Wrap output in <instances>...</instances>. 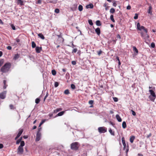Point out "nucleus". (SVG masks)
Segmentation results:
<instances>
[{
    "mask_svg": "<svg viewBox=\"0 0 156 156\" xmlns=\"http://www.w3.org/2000/svg\"><path fill=\"white\" fill-rule=\"evenodd\" d=\"M133 49L134 54L136 55H137L138 53V50L135 46L133 47Z\"/></svg>",
    "mask_w": 156,
    "mask_h": 156,
    "instance_id": "4468645a",
    "label": "nucleus"
},
{
    "mask_svg": "<svg viewBox=\"0 0 156 156\" xmlns=\"http://www.w3.org/2000/svg\"><path fill=\"white\" fill-rule=\"evenodd\" d=\"M116 118L118 121L121 122L122 121L121 118L119 115L117 114L116 115Z\"/></svg>",
    "mask_w": 156,
    "mask_h": 156,
    "instance_id": "a211bd4d",
    "label": "nucleus"
},
{
    "mask_svg": "<svg viewBox=\"0 0 156 156\" xmlns=\"http://www.w3.org/2000/svg\"><path fill=\"white\" fill-rule=\"evenodd\" d=\"M38 36L40 37L41 39H44L45 38V37L43 34H42L41 33H40L39 34H38Z\"/></svg>",
    "mask_w": 156,
    "mask_h": 156,
    "instance_id": "b1692460",
    "label": "nucleus"
},
{
    "mask_svg": "<svg viewBox=\"0 0 156 156\" xmlns=\"http://www.w3.org/2000/svg\"><path fill=\"white\" fill-rule=\"evenodd\" d=\"M122 140L123 146V150H126V155H127L129 150V147L128 145L127 146H126L125 138L124 137L122 138Z\"/></svg>",
    "mask_w": 156,
    "mask_h": 156,
    "instance_id": "20e7f679",
    "label": "nucleus"
},
{
    "mask_svg": "<svg viewBox=\"0 0 156 156\" xmlns=\"http://www.w3.org/2000/svg\"><path fill=\"white\" fill-rule=\"evenodd\" d=\"M96 24L97 26H101V25L100 21L99 20L96 21Z\"/></svg>",
    "mask_w": 156,
    "mask_h": 156,
    "instance_id": "a878e982",
    "label": "nucleus"
},
{
    "mask_svg": "<svg viewBox=\"0 0 156 156\" xmlns=\"http://www.w3.org/2000/svg\"><path fill=\"white\" fill-rule=\"evenodd\" d=\"M56 73V71L55 70H52L51 71V73L53 75H55Z\"/></svg>",
    "mask_w": 156,
    "mask_h": 156,
    "instance_id": "4c0bfd02",
    "label": "nucleus"
},
{
    "mask_svg": "<svg viewBox=\"0 0 156 156\" xmlns=\"http://www.w3.org/2000/svg\"><path fill=\"white\" fill-rule=\"evenodd\" d=\"M7 48L8 50H11L12 49V47L11 46H8L7 47Z\"/></svg>",
    "mask_w": 156,
    "mask_h": 156,
    "instance_id": "680f3d73",
    "label": "nucleus"
},
{
    "mask_svg": "<svg viewBox=\"0 0 156 156\" xmlns=\"http://www.w3.org/2000/svg\"><path fill=\"white\" fill-rule=\"evenodd\" d=\"M77 5L76 4H73L71 8V9L73 11L76 10L77 8Z\"/></svg>",
    "mask_w": 156,
    "mask_h": 156,
    "instance_id": "9b49d317",
    "label": "nucleus"
},
{
    "mask_svg": "<svg viewBox=\"0 0 156 156\" xmlns=\"http://www.w3.org/2000/svg\"><path fill=\"white\" fill-rule=\"evenodd\" d=\"M156 97H153L152 96L150 95L149 96V98L150 99V100L153 101H154V99Z\"/></svg>",
    "mask_w": 156,
    "mask_h": 156,
    "instance_id": "393cba45",
    "label": "nucleus"
},
{
    "mask_svg": "<svg viewBox=\"0 0 156 156\" xmlns=\"http://www.w3.org/2000/svg\"><path fill=\"white\" fill-rule=\"evenodd\" d=\"M62 110V108H58L54 110V112L55 113L57 112H59L60 111H61Z\"/></svg>",
    "mask_w": 156,
    "mask_h": 156,
    "instance_id": "c85d7f7f",
    "label": "nucleus"
},
{
    "mask_svg": "<svg viewBox=\"0 0 156 156\" xmlns=\"http://www.w3.org/2000/svg\"><path fill=\"white\" fill-rule=\"evenodd\" d=\"M152 135V134L151 133H149L148 135L147 136V138H149V137H151Z\"/></svg>",
    "mask_w": 156,
    "mask_h": 156,
    "instance_id": "0e129e2a",
    "label": "nucleus"
},
{
    "mask_svg": "<svg viewBox=\"0 0 156 156\" xmlns=\"http://www.w3.org/2000/svg\"><path fill=\"white\" fill-rule=\"evenodd\" d=\"M97 53L99 55H100L102 53V51L100 50L99 51H97Z\"/></svg>",
    "mask_w": 156,
    "mask_h": 156,
    "instance_id": "49530a36",
    "label": "nucleus"
},
{
    "mask_svg": "<svg viewBox=\"0 0 156 156\" xmlns=\"http://www.w3.org/2000/svg\"><path fill=\"white\" fill-rule=\"evenodd\" d=\"M116 37L118 39H120L121 38L119 34H118L116 36Z\"/></svg>",
    "mask_w": 156,
    "mask_h": 156,
    "instance_id": "69168bd1",
    "label": "nucleus"
},
{
    "mask_svg": "<svg viewBox=\"0 0 156 156\" xmlns=\"http://www.w3.org/2000/svg\"><path fill=\"white\" fill-rule=\"evenodd\" d=\"M11 27H12V29L13 30H16V28H15V27L13 24H12L11 25Z\"/></svg>",
    "mask_w": 156,
    "mask_h": 156,
    "instance_id": "052dcab7",
    "label": "nucleus"
},
{
    "mask_svg": "<svg viewBox=\"0 0 156 156\" xmlns=\"http://www.w3.org/2000/svg\"><path fill=\"white\" fill-rule=\"evenodd\" d=\"M149 91L150 93L151 96H152L153 97H156V95L155 94V93L153 90H149Z\"/></svg>",
    "mask_w": 156,
    "mask_h": 156,
    "instance_id": "f3484780",
    "label": "nucleus"
},
{
    "mask_svg": "<svg viewBox=\"0 0 156 156\" xmlns=\"http://www.w3.org/2000/svg\"><path fill=\"white\" fill-rule=\"evenodd\" d=\"M113 99L115 102H117L118 101V99L116 97H114L113 98Z\"/></svg>",
    "mask_w": 156,
    "mask_h": 156,
    "instance_id": "864d4df0",
    "label": "nucleus"
},
{
    "mask_svg": "<svg viewBox=\"0 0 156 156\" xmlns=\"http://www.w3.org/2000/svg\"><path fill=\"white\" fill-rule=\"evenodd\" d=\"M88 23L90 25L92 26L93 25V23L91 20H88Z\"/></svg>",
    "mask_w": 156,
    "mask_h": 156,
    "instance_id": "a19ab883",
    "label": "nucleus"
},
{
    "mask_svg": "<svg viewBox=\"0 0 156 156\" xmlns=\"http://www.w3.org/2000/svg\"><path fill=\"white\" fill-rule=\"evenodd\" d=\"M104 6L105 7V9L106 10H107L108 9V7L107 6V4L106 3L104 4Z\"/></svg>",
    "mask_w": 156,
    "mask_h": 156,
    "instance_id": "58836bf2",
    "label": "nucleus"
},
{
    "mask_svg": "<svg viewBox=\"0 0 156 156\" xmlns=\"http://www.w3.org/2000/svg\"><path fill=\"white\" fill-rule=\"evenodd\" d=\"M94 102V101L93 100H90L89 101V103L90 105H92Z\"/></svg>",
    "mask_w": 156,
    "mask_h": 156,
    "instance_id": "4d7b16f0",
    "label": "nucleus"
},
{
    "mask_svg": "<svg viewBox=\"0 0 156 156\" xmlns=\"http://www.w3.org/2000/svg\"><path fill=\"white\" fill-rule=\"evenodd\" d=\"M83 9V7L81 5H80L78 7V9L80 11H82Z\"/></svg>",
    "mask_w": 156,
    "mask_h": 156,
    "instance_id": "473e14b6",
    "label": "nucleus"
},
{
    "mask_svg": "<svg viewBox=\"0 0 156 156\" xmlns=\"http://www.w3.org/2000/svg\"><path fill=\"white\" fill-rule=\"evenodd\" d=\"M6 91H4L0 94V98L2 99H4L6 97Z\"/></svg>",
    "mask_w": 156,
    "mask_h": 156,
    "instance_id": "6e6552de",
    "label": "nucleus"
},
{
    "mask_svg": "<svg viewBox=\"0 0 156 156\" xmlns=\"http://www.w3.org/2000/svg\"><path fill=\"white\" fill-rule=\"evenodd\" d=\"M22 139V137H21L18 140L16 141V144H19L20 143V142H21Z\"/></svg>",
    "mask_w": 156,
    "mask_h": 156,
    "instance_id": "2f4dec72",
    "label": "nucleus"
},
{
    "mask_svg": "<svg viewBox=\"0 0 156 156\" xmlns=\"http://www.w3.org/2000/svg\"><path fill=\"white\" fill-rule=\"evenodd\" d=\"M72 63L73 65H75L76 64V62L75 61H72Z\"/></svg>",
    "mask_w": 156,
    "mask_h": 156,
    "instance_id": "338daca9",
    "label": "nucleus"
},
{
    "mask_svg": "<svg viewBox=\"0 0 156 156\" xmlns=\"http://www.w3.org/2000/svg\"><path fill=\"white\" fill-rule=\"evenodd\" d=\"M138 14H135V16L134 17V19H136L138 18Z\"/></svg>",
    "mask_w": 156,
    "mask_h": 156,
    "instance_id": "5fc2aeb1",
    "label": "nucleus"
},
{
    "mask_svg": "<svg viewBox=\"0 0 156 156\" xmlns=\"http://www.w3.org/2000/svg\"><path fill=\"white\" fill-rule=\"evenodd\" d=\"M4 61L3 59L0 60V67L3 64Z\"/></svg>",
    "mask_w": 156,
    "mask_h": 156,
    "instance_id": "a18cd8bd",
    "label": "nucleus"
},
{
    "mask_svg": "<svg viewBox=\"0 0 156 156\" xmlns=\"http://www.w3.org/2000/svg\"><path fill=\"white\" fill-rule=\"evenodd\" d=\"M31 47L33 48L36 47V44L34 41H32L31 42Z\"/></svg>",
    "mask_w": 156,
    "mask_h": 156,
    "instance_id": "bb28decb",
    "label": "nucleus"
},
{
    "mask_svg": "<svg viewBox=\"0 0 156 156\" xmlns=\"http://www.w3.org/2000/svg\"><path fill=\"white\" fill-rule=\"evenodd\" d=\"M41 0H38L36 2V4H41Z\"/></svg>",
    "mask_w": 156,
    "mask_h": 156,
    "instance_id": "13d9d810",
    "label": "nucleus"
},
{
    "mask_svg": "<svg viewBox=\"0 0 156 156\" xmlns=\"http://www.w3.org/2000/svg\"><path fill=\"white\" fill-rule=\"evenodd\" d=\"M40 101V100L39 98H37L35 100V103L37 104H38Z\"/></svg>",
    "mask_w": 156,
    "mask_h": 156,
    "instance_id": "e433bc0d",
    "label": "nucleus"
},
{
    "mask_svg": "<svg viewBox=\"0 0 156 156\" xmlns=\"http://www.w3.org/2000/svg\"><path fill=\"white\" fill-rule=\"evenodd\" d=\"M20 57V55L18 54L15 55L13 57V59L14 60H16L18 58Z\"/></svg>",
    "mask_w": 156,
    "mask_h": 156,
    "instance_id": "5701e85b",
    "label": "nucleus"
},
{
    "mask_svg": "<svg viewBox=\"0 0 156 156\" xmlns=\"http://www.w3.org/2000/svg\"><path fill=\"white\" fill-rule=\"evenodd\" d=\"M109 133L111 134L113 136L115 135V133L114 131H113L112 130V129H110L109 130Z\"/></svg>",
    "mask_w": 156,
    "mask_h": 156,
    "instance_id": "7c9ffc66",
    "label": "nucleus"
},
{
    "mask_svg": "<svg viewBox=\"0 0 156 156\" xmlns=\"http://www.w3.org/2000/svg\"><path fill=\"white\" fill-rule=\"evenodd\" d=\"M6 80H3V83H4V86H3V89H5L6 88L7 86H8V85L6 84Z\"/></svg>",
    "mask_w": 156,
    "mask_h": 156,
    "instance_id": "4be33fe9",
    "label": "nucleus"
},
{
    "mask_svg": "<svg viewBox=\"0 0 156 156\" xmlns=\"http://www.w3.org/2000/svg\"><path fill=\"white\" fill-rule=\"evenodd\" d=\"M9 107L11 109H16V108L14 107V106L12 105H9Z\"/></svg>",
    "mask_w": 156,
    "mask_h": 156,
    "instance_id": "ea45409f",
    "label": "nucleus"
},
{
    "mask_svg": "<svg viewBox=\"0 0 156 156\" xmlns=\"http://www.w3.org/2000/svg\"><path fill=\"white\" fill-rule=\"evenodd\" d=\"M98 130L100 133H104L107 131V129L105 127H100L98 128Z\"/></svg>",
    "mask_w": 156,
    "mask_h": 156,
    "instance_id": "39448f33",
    "label": "nucleus"
},
{
    "mask_svg": "<svg viewBox=\"0 0 156 156\" xmlns=\"http://www.w3.org/2000/svg\"><path fill=\"white\" fill-rule=\"evenodd\" d=\"M65 112V111H62L58 113L55 116L56 117L58 116H61L63 115Z\"/></svg>",
    "mask_w": 156,
    "mask_h": 156,
    "instance_id": "412c9836",
    "label": "nucleus"
},
{
    "mask_svg": "<svg viewBox=\"0 0 156 156\" xmlns=\"http://www.w3.org/2000/svg\"><path fill=\"white\" fill-rule=\"evenodd\" d=\"M77 49L76 48H74L73 50L72 51V53H76L77 51Z\"/></svg>",
    "mask_w": 156,
    "mask_h": 156,
    "instance_id": "de8ad7c7",
    "label": "nucleus"
},
{
    "mask_svg": "<svg viewBox=\"0 0 156 156\" xmlns=\"http://www.w3.org/2000/svg\"><path fill=\"white\" fill-rule=\"evenodd\" d=\"M80 146V144L78 142L72 143L70 145V148L72 150L77 151Z\"/></svg>",
    "mask_w": 156,
    "mask_h": 156,
    "instance_id": "f03ea898",
    "label": "nucleus"
},
{
    "mask_svg": "<svg viewBox=\"0 0 156 156\" xmlns=\"http://www.w3.org/2000/svg\"><path fill=\"white\" fill-rule=\"evenodd\" d=\"M95 32H96V33H97V34L99 36L100 35V33H101L100 30V28H99V27L97 28L95 30Z\"/></svg>",
    "mask_w": 156,
    "mask_h": 156,
    "instance_id": "dca6fc26",
    "label": "nucleus"
},
{
    "mask_svg": "<svg viewBox=\"0 0 156 156\" xmlns=\"http://www.w3.org/2000/svg\"><path fill=\"white\" fill-rule=\"evenodd\" d=\"M41 133H39V132H37L36 134V138L35 141L36 142H37L39 141L41 138Z\"/></svg>",
    "mask_w": 156,
    "mask_h": 156,
    "instance_id": "0eeeda50",
    "label": "nucleus"
},
{
    "mask_svg": "<svg viewBox=\"0 0 156 156\" xmlns=\"http://www.w3.org/2000/svg\"><path fill=\"white\" fill-rule=\"evenodd\" d=\"M140 25L139 23H138L137 24V29H139V28L140 27Z\"/></svg>",
    "mask_w": 156,
    "mask_h": 156,
    "instance_id": "bf43d9fd",
    "label": "nucleus"
},
{
    "mask_svg": "<svg viewBox=\"0 0 156 156\" xmlns=\"http://www.w3.org/2000/svg\"><path fill=\"white\" fill-rule=\"evenodd\" d=\"M115 10L113 8H111L110 9V12L111 13H113L115 12Z\"/></svg>",
    "mask_w": 156,
    "mask_h": 156,
    "instance_id": "f704fd0d",
    "label": "nucleus"
},
{
    "mask_svg": "<svg viewBox=\"0 0 156 156\" xmlns=\"http://www.w3.org/2000/svg\"><path fill=\"white\" fill-rule=\"evenodd\" d=\"M23 151L24 150L23 147L19 146L17 150V154L19 155L22 154Z\"/></svg>",
    "mask_w": 156,
    "mask_h": 156,
    "instance_id": "423d86ee",
    "label": "nucleus"
},
{
    "mask_svg": "<svg viewBox=\"0 0 156 156\" xmlns=\"http://www.w3.org/2000/svg\"><path fill=\"white\" fill-rule=\"evenodd\" d=\"M23 131V129H19V131L18 134L17 136L15 138V140H17L21 135Z\"/></svg>",
    "mask_w": 156,
    "mask_h": 156,
    "instance_id": "1a4fd4ad",
    "label": "nucleus"
},
{
    "mask_svg": "<svg viewBox=\"0 0 156 156\" xmlns=\"http://www.w3.org/2000/svg\"><path fill=\"white\" fill-rule=\"evenodd\" d=\"M71 88L73 89H75V86L74 84H72L71 85Z\"/></svg>",
    "mask_w": 156,
    "mask_h": 156,
    "instance_id": "09e8293b",
    "label": "nucleus"
},
{
    "mask_svg": "<svg viewBox=\"0 0 156 156\" xmlns=\"http://www.w3.org/2000/svg\"><path fill=\"white\" fill-rule=\"evenodd\" d=\"M11 67V64L10 63H5L1 69V71L3 73L8 72Z\"/></svg>",
    "mask_w": 156,
    "mask_h": 156,
    "instance_id": "f257e3e1",
    "label": "nucleus"
},
{
    "mask_svg": "<svg viewBox=\"0 0 156 156\" xmlns=\"http://www.w3.org/2000/svg\"><path fill=\"white\" fill-rule=\"evenodd\" d=\"M25 145V142L23 141H21L20 142V145L19 146L20 147H23Z\"/></svg>",
    "mask_w": 156,
    "mask_h": 156,
    "instance_id": "c756f323",
    "label": "nucleus"
},
{
    "mask_svg": "<svg viewBox=\"0 0 156 156\" xmlns=\"http://www.w3.org/2000/svg\"><path fill=\"white\" fill-rule=\"evenodd\" d=\"M42 48L41 47H36L35 48V51L36 53H40L42 50Z\"/></svg>",
    "mask_w": 156,
    "mask_h": 156,
    "instance_id": "9d476101",
    "label": "nucleus"
},
{
    "mask_svg": "<svg viewBox=\"0 0 156 156\" xmlns=\"http://www.w3.org/2000/svg\"><path fill=\"white\" fill-rule=\"evenodd\" d=\"M64 93L66 94H68L69 93V90L68 89L65 90L64 92Z\"/></svg>",
    "mask_w": 156,
    "mask_h": 156,
    "instance_id": "c9c22d12",
    "label": "nucleus"
},
{
    "mask_svg": "<svg viewBox=\"0 0 156 156\" xmlns=\"http://www.w3.org/2000/svg\"><path fill=\"white\" fill-rule=\"evenodd\" d=\"M3 146L2 144H0V149H2L3 147Z\"/></svg>",
    "mask_w": 156,
    "mask_h": 156,
    "instance_id": "774afa93",
    "label": "nucleus"
},
{
    "mask_svg": "<svg viewBox=\"0 0 156 156\" xmlns=\"http://www.w3.org/2000/svg\"><path fill=\"white\" fill-rule=\"evenodd\" d=\"M151 47L152 48H154L155 47V44L154 43L152 42L151 44Z\"/></svg>",
    "mask_w": 156,
    "mask_h": 156,
    "instance_id": "79ce46f5",
    "label": "nucleus"
},
{
    "mask_svg": "<svg viewBox=\"0 0 156 156\" xmlns=\"http://www.w3.org/2000/svg\"><path fill=\"white\" fill-rule=\"evenodd\" d=\"M55 13H58L59 12V10L58 9H55Z\"/></svg>",
    "mask_w": 156,
    "mask_h": 156,
    "instance_id": "3c124183",
    "label": "nucleus"
},
{
    "mask_svg": "<svg viewBox=\"0 0 156 156\" xmlns=\"http://www.w3.org/2000/svg\"><path fill=\"white\" fill-rule=\"evenodd\" d=\"M93 5L92 4L87 5L86 6V8L87 9L88 8L92 9L93 8Z\"/></svg>",
    "mask_w": 156,
    "mask_h": 156,
    "instance_id": "aec40b11",
    "label": "nucleus"
},
{
    "mask_svg": "<svg viewBox=\"0 0 156 156\" xmlns=\"http://www.w3.org/2000/svg\"><path fill=\"white\" fill-rule=\"evenodd\" d=\"M113 5L115 7H116L117 5L116 2L115 1H113Z\"/></svg>",
    "mask_w": 156,
    "mask_h": 156,
    "instance_id": "c03bdc74",
    "label": "nucleus"
},
{
    "mask_svg": "<svg viewBox=\"0 0 156 156\" xmlns=\"http://www.w3.org/2000/svg\"><path fill=\"white\" fill-rule=\"evenodd\" d=\"M131 7L130 5H128L127 7H126V9L128 10H129L131 9Z\"/></svg>",
    "mask_w": 156,
    "mask_h": 156,
    "instance_id": "e2e57ef3",
    "label": "nucleus"
},
{
    "mask_svg": "<svg viewBox=\"0 0 156 156\" xmlns=\"http://www.w3.org/2000/svg\"><path fill=\"white\" fill-rule=\"evenodd\" d=\"M147 12L151 15H152V7L151 5H150L149 7Z\"/></svg>",
    "mask_w": 156,
    "mask_h": 156,
    "instance_id": "ddd939ff",
    "label": "nucleus"
},
{
    "mask_svg": "<svg viewBox=\"0 0 156 156\" xmlns=\"http://www.w3.org/2000/svg\"><path fill=\"white\" fill-rule=\"evenodd\" d=\"M110 18L111 19V20L114 23L115 22V20L113 18V15H111L110 16Z\"/></svg>",
    "mask_w": 156,
    "mask_h": 156,
    "instance_id": "72a5a7b5",
    "label": "nucleus"
},
{
    "mask_svg": "<svg viewBox=\"0 0 156 156\" xmlns=\"http://www.w3.org/2000/svg\"><path fill=\"white\" fill-rule=\"evenodd\" d=\"M139 30H143L144 32H147V29H146L143 26H141L139 28V29H138Z\"/></svg>",
    "mask_w": 156,
    "mask_h": 156,
    "instance_id": "2eb2a0df",
    "label": "nucleus"
},
{
    "mask_svg": "<svg viewBox=\"0 0 156 156\" xmlns=\"http://www.w3.org/2000/svg\"><path fill=\"white\" fill-rule=\"evenodd\" d=\"M131 112H132V115L133 116H135L136 115V112L134 111H133L132 110H131Z\"/></svg>",
    "mask_w": 156,
    "mask_h": 156,
    "instance_id": "6e6d98bb",
    "label": "nucleus"
},
{
    "mask_svg": "<svg viewBox=\"0 0 156 156\" xmlns=\"http://www.w3.org/2000/svg\"><path fill=\"white\" fill-rule=\"evenodd\" d=\"M48 93L47 92V93L46 94V95L45 96V97L44 98V102L45 101V99H46L47 97L48 96Z\"/></svg>",
    "mask_w": 156,
    "mask_h": 156,
    "instance_id": "603ef678",
    "label": "nucleus"
},
{
    "mask_svg": "<svg viewBox=\"0 0 156 156\" xmlns=\"http://www.w3.org/2000/svg\"><path fill=\"white\" fill-rule=\"evenodd\" d=\"M147 32H145V33H144L143 32H141L140 33V34L142 37L145 40V42L147 43V42L146 41L149 40V38L150 37L147 34Z\"/></svg>",
    "mask_w": 156,
    "mask_h": 156,
    "instance_id": "7ed1b4c3",
    "label": "nucleus"
},
{
    "mask_svg": "<svg viewBox=\"0 0 156 156\" xmlns=\"http://www.w3.org/2000/svg\"><path fill=\"white\" fill-rule=\"evenodd\" d=\"M17 1V5H20L21 6L24 5L23 4V1L22 0H16Z\"/></svg>",
    "mask_w": 156,
    "mask_h": 156,
    "instance_id": "f8f14e48",
    "label": "nucleus"
},
{
    "mask_svg": "<svg viewBox=\"0 0 156 156\" xmlns=\"http://www.w3.org/2000/svg\"><path fill=\"white\" fill-rule=\"evenodd\" d=\"M122 127L123 128L125 129L126 127V124L125 122L124 121L122 123Z\"/></svg>",
    "mask_w": 156,
    "mask_h": 156,
    "instance_id": "cd10ccee",
    "label": "nucleus"
},
{
    "mask_svg": "<svg viewBox=\"0 0 156 156\" xmlns=\"http://www.w3.org/2000/svg\"><path fill=\"white\" fill-rule=\"evenodd\" d=\"M58 85H59V83L58 82H55V83L54 86H55V87H57L58 86Z\"/></svg>",
    "mask_w": 156,
    "mask_h": 156,
    "instance_id": "37998d69",
    "label": "nucleus"
},
{
    "mask_svg": "<svg viewBox=\"0 0 156 156\" xmlns=\"http://www.w3.org/2000/svg\"><path fill=\"white\" fill-rule=\"evenodd\" d=\"M45 122V120H42L41 122L40 123L39 126H41Z\"/></svg>",
    "mask_w": 156,
    "mask_h": 156,
    "instance_id": "8fccbe9b",
    "label": "nucleus"
},
{
    "mask_svg": "<svg viewBox=\"0 0 156 156\" xmlns=\"http://www.w3.org/2000/svg\"><path fill=\"white\" fill-rule=\"evenodd\" d=\"M135 139V137L134 136H132L130 137L129 139V140L130 142L132 143L133 142V141Z\"/></svg>",
    "mask_w": 156,
    "mask_h": 156,
    "instance_id": "6ab92c4d",
    "label": "nucleus"
}]
</instances>
